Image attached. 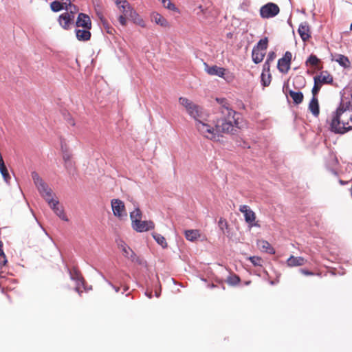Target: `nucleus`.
<instances>
[{
	"label": "nucleus",
	"mask_w": 352,
	"mask_h": 352,
	"mask_svg": "<svg viewBox=\"0 0 352 352\" xmlns=\"http://www.w3.org/2000/svg\"><path fill=\"white\" fill-rule=\"evenodd\" d=\"M91 29L83 28L82 30L77 29L76 30V35L77 38L79 41H89L91 38Z\"/></svg>",
	"instance_id": "obj_18"
},
{
	"label": "nucleus",
	"mask_w": 352,
	"mask_h": 352,
	"mask_svg": "<svg viewBox=\"0 0 352 352\" xmlns=\"http://www.w3.org/2000/svg\"><path fill=\"white\" fill-rule=\"evenodd\" d=\"M300 272L305 276H313L314 275V273L305 269H301L300 270Z\"/></svg>",
	"instance_id": "obj_46"
},
{
	"label": "nucleus",
	"mask_w": 352,
	"mask_h": 352,
	"mask_svg": "<svg viewBox=\"0 0 352 352\" xmlns=\"http://www.w3.org/2000/svg\"><path fill=\"white\" fill-rule=\"evenodd\" d=\"M163 6L168 10H176L175 6L171 3L170 0H162Z\"/></svg>",
	"instance_id": "obj_39"
},
{
	"label": "nucleus",
	"mask_w": 352,
	"mask_h": 352,
	"mask_svg": "<svg viewBox=\"0 0 352 352\" xmlns=\"http://www.w3.org/2000/svg\"><path fill=\"white\" fill-rule=\"evenodd\" d=\"M63 3H60L58 1H52L50 3V8L54 12H58L65 8V5H67V0H63Z\"/></svg>",
	"instance_id": "obj_29"
},
{
	"label": "nucleus",
	"mask_w": 352,
	"mask_h": 352,
	"mask_svg": "<svg viewBox=\"0 0 352 352\" xmlns=\"http://www.w3.org/2000/svg\"><path fill=\"white\" fill-rule=\"evenodd\" d=\"M69 275L72 280H74L77 282L75 289L76 292H79V286L80 285H83L84 283V278L82 274L77 269L74 268L72 270L69 271Z\"/></svg>",
	"instance_id": "obj_14"
},
{
	"label": "nucleus",
	"mask_w": 352,
	"mask_h": 352,
	"mask_svg": "<svg viewBox=\"0 0 352 352\" xmlns=\"http://www.w3.org/2000/svg\"><path fill=\"white\" fill-rule=\"evenodd\" d=\"M261 83L263 87H267L270 85L272 80V76L270 74L262 72L261 76Z\"/></svg>",
	"instance_id": "obj_33"
},
{
	"label": "nucleus",
	"mask_w": 352,
	"mask_h": 352,
	"mask_svg": "<svg viewBox=\"0 0 352 352\" xmlns=\"http://www.w3.org/2000/svg\"><path fill=\"white\" fill-rule=\"evenodd\" d=\"M320 59L314 54H311L305 62L307 66L310 65L313 67H317L320 63Z\"/></svg>",
	"instance_id": "obj_31"
},
{
	"label": "nucleus",
	"mask_w": 352,
	"mask_h": 352,
	"mask_svg": "<svg viewBox=\"0 0 352 352\" xmlns=\"http://www.w3.org/2000/svg\"><path fill=\"white\" fill-rule=\"evenodd\" d=\"M121 249L122 251V254L124 256L131 259V261H134L135 258V254L134 252L126 245L124 244L121 245Z\"/></svg>",
	"instance_id": "obj_25"
},
{
	"label": "nucleus",
	"mask_w": 352,
	"mask_h": 352,
	"mask_svg": "<svg viewBox=\"0 0 352 352\" xmlns=\"http://www.w3.org/2000/svg\"><path fill=\"white\" fill-rule=\"evenodd\" d=\"M335 60L338 62L341 66L344 68H348L351 66V63L349 58L344 55L338 54L336 56Z\"/></svg>",
	"instance_id": "obj_27"
},
{
	"label": "nucleus",
	"mask_w": 352,
	"mask_h": 352,
	"mask_svg": "<svg viewBox=\"0 0 352 352\" xmlns=\"http://www.w3.org/2000/svg\"><path fill=\"white\" fill-rule=\"evenodd\" d=\"M249 260L254 266H262L263 260L259 256H250Z\"/></svg>",
	"instance_id": "obj_38"
},
{
	"label": "nucleus",
	"mask_w": 352,
	"mask_h": 352,
	"mask_svg": "<svg viewBox=\"0 0 352 352\" xmlns=\"http://www.w3.org/2000/svg\"><path fill=\"white\" fill-rule=\"evenodd\" d=\"M330 130L339 134H344L352 129V109L339 107L332 113L329 121Z\"/></svg>",
	"instance_id": "obj_2"
},
{
	"label": "nucleus",
	"mask_w": 352,
	"mask_h": 352,
	"mask_svg": "<svg viewBox=\"0 0 352 352\" xmlns=\"http://www.w3.org/2000/svg\"><path fill=\"white\" fill-rule=\"evenodd\" d=\"M146 294L147 295V296L149 298H152V292H149V293H146Z\"/></svg>",
	"instance_id": "obj_50"
},
{
	"label": "nucleus",
	"mask_w": 352,
	"mask_h": 352,
	"mask_svg": "<svg viewBox=\"0 0 352 352\" xmlns=\"http://www.w3.org/2000/svg\"><path fill=\"white\" fill-rule=\"evenodd\" d=\"M264 56H265L264 52L260 51L256 48H253L252 52V57L253 61L256 64H258V63L262 62Z\"/></svg>",
	"instance_id": "obj_24"
},
{
	"label": "nucleus",
	"mask_w": 352,
	"mask_h": 352,
	"mask_svg": "<svg viewBox=\"0 0 352 352\" xmlns=\"http://www.w3.org/2000/svg\"><path fill=\"white\" fill-rule=\"evenodd\" d=\"M111 208L113 214L119 219H121L123 217L126 216L125 206L122 201L118 199H112Z\"/></svg>",
	"instance_id": "obj_8"
},
{
	"label": "nucleus",
	"mask_w": 352,
	"mask_h": 352,
	"mask_svg": "<svg viewBox=\"0 0 352 352\" xmlns=\"http://www.w3.org/2000/svg\"><path fill=\"white\" fill-rule=\"evenodd\" d=\"M63 158H64L65 160H69V157L64 156Z\"/></svg>",
	"instance_id": "obj_53"
},
{
	"label": "nucleus",
	"mask_w": 352,
	"mask_h": 352,
	"mask_svg": "<svg viewBox=\"0 0 352 352\" xmlns=\"http://www.w3.org/2000/svg\"><path fill=\"white\" fill-rule=\"evenodd\" d=\"M126 17H128V16H125L124 14H121L118 17V21L120 23V25H122V26H126V23H127Z\"/></svg>",
	"instance_id": "obj_42"
},
{
	"label": "nucleus",
	"mask_w": 352,
	"mask_h": 352,
	"mask_svg": "<svg viewBox=\"0 0 352 352\" xmlns=\"http://www.w3.org/2000/svg\"><path fill=\"white\" fill-rule=\"evenodd\" d=\"M32 177L34 183L41 195L47 202H52L53 199V192L48 185L43 180L39 175L34 171L32 173Z\"/></svg>",
	"instance_id": "obj_3"
},
{
	"label": "nucleus",
	"mask_w": 352,
	"mask_h": 352,
	"mask_svg": "<svg viewBox=\"0 0 352 352\" xmlns=\"http://www.w3.org/2000/svg\"><path fill=\"white\" fill-rule=\"evenodd\" d=\"M153 236L154 239L156 241V242L160 244L162 248H166L167 247V243L166 241L165 238L157 233H153Z\"/></svg>",
	"instance_id": "obj_32"
},
{
	"label": "nucleus",
	"mask_w": 352,
	"mask_h": 352,
	"mask_svg": "<svg viewBox=\"0 0 352 352\" xmlns=\"http://www.w3.org/2000/svg\"><path fill=\"white\" fill-rule=\"evenodd\" d=\"M128 17L136 25H138L142 28L146 27L144 21L135 10H131V12L129 13Z\"/></svg>",
	"instance_id": "obj_17"
},
{
	"label": "nucleus",
	"mask_w": 352,
	"mask_h": 352,
	"mask_svg": "<svg viewBox=\"0 0 352 352\" xmlns=\"http://www.w3.org/2000/svg\"><path fill=\"white\" fill-rule=\"evenodd\" d=\"M120 11L122 13V14L125 16H129V13L131 12V10L133 9L131 7L130 4L127 1H124L122 4L118 6Z\"/></svg>",
	"instance_id": "obj_30"
},
{
	"label": "nucleus",
	"mask_w": 352,
	"mask_h": 352,
	"mask_svg": "<svg viewBox=\"0 0 352 352\" xmlns=\"http://www.w3.org/2000/svg\"><path fill=\"white\" fill-rule=\"evenodd\" d=\"M267 46H268V39L267 37H265L263 39H261L258 41V43H257L256 46L254 47V48H256L258 50L263 52L267 48Z\"/></svg>",
	"instance_id": "obj_34"
},
{
	"label": "nucleus",
	"mask_w": 352,
	"mask_h": 352,
	"mask_svg": "<svg viewBox=\"0 0 352 352\" xmlns=\"http://www.w3.org/2000/svg\"><path fill=\"white\" fill-rule=\"evenodd\" d=\"M239 211L244 214L245 220L249 224L250 227L259 226V225L255 222L256 214L254 212L250 210L248 206H240Z\"/></svg>",
	"instance_id": "obj_7"
},
{
	"label": "nucleus",
	"mask_w": 352,
	"mask_h": 352,
	"mask_svg": "<svg viewBox=\"0 0 352 352\" xmlns=\"http://www.w3.org/2000/svg\"><path fill=\"white\" fill-rule=\"evenodd\" d=\"M298 32L303 41H308L311 37L309 27L307 23H301Z\"/></svg>",
	"instance_id": "obj_15"
},
{
	"label": "nucleus",
	"mask_w": 352,
	"mask_h": 352,
	"mask_svg": "<svg viewBox=\"0 0 352 352\" xmlns=\"http://www.w3.org/2000/svg\"><path fill=\"white\" fill-rule=\"evenodd\" d=\"M142 213L140 208H135L133 212L130 213V218L131 220V226H133V223H136L142 219Z\"/></svg>",
	"instance_id": "obj_26"
},
{
	"label": "nucleus",
	"mask_w": 352,
	"mask_h": 352,
	"mask_svg": "<svg viewBox=\"0 0 352 352\" xmlns=\"http://www.w3.org/2000/svg\"><path fill=\"white\" fill-rule=\"evenodd\" d=\"M279 11V8L276 4L268 3L261 8L260 14L263 18L268 19L277 15Z\"/></svg>",
	"instance_id": "obj_5"
},
{
	"label": "nucleus",
	"mask_w": 352,
	"mask_h": 352,
	"mask_svg": "<svg viewBox=\"0 0 352 352\" xmlns=\"http://www.w3.org/2000/svg\"><path fill=\"white\" fill-rule=\"evenodd\" d=\"M114 2L116 3V4L118 6V7L119 6H120L121 4H122L124 3V1H126V0H113Z\"/></svg>",
	"instance_id": "obj_47"
},
{
	"label": "nucleus",
	"mask_w": 352,
	"mask_h": 352,
	"mask_svg": "<svg viewBox=\"0 0 352 352\" xmlns=\"http://www.w3.org/2000/svg\"><path fill=\"white\" fill-rule=\"evenodd\" d=\"M133 229L138 232H146L153 230L155 224L152 221H139L136 223H133Z\"/></svg>",
	"instance_id": "obj_9"
},
{
	"label": "nucleus",
	"mask_w": 352,
	"mask_h": 352,
	"mask_svg": "<svg viewBox=\"0 0 352 352\" xmlns=\"http://www.w3.org/2000/svg\"><path fill=\"white\" fill-rule=\"evenodd\" d=\"M67 5H65V8L67 11H69L70 14L74 15V13H76L78 10V9L77 8V7L76 6L72 4V0H67Z\"/></svg>",
	"instance_id": "obj_36"
},
{
	"label": "nucleus",
	"mask_w": 352,
	"mask_h": 352,
	"mask_svg": "<svg viewBox=\"0 0 352 352\" xmlns=\"http://www.w3.org/2000/svg\"><path fill=\"white\" fill-rule=\"evenodd\" d=\"M270 63L265 61V63L263 64V72L270 74Z\"/></svg>",
	"instance_id": "obj_45"
},
{
	"label": "nucleus",
	"mask_w": 352,
	"mask_h": 352,
	"mask_svg": "<svg viewBox=\"0 0 352 352\" xmlns=\"http://www.w3.org/2000/svg\"><path fill=\"white\" fill-rule=\"evenodd\" d=\"M76 26L82 28H91V21L90 17L84 13H80L76 21Z\"/></svg>",
	"instance_id": "obj_12"
},
{
	"label": "nucleus",
	"mask_w": 352,
	"mask_h": 352,
	"mask_svg": "<svg viewBox=\"0 0 352 352\" xmlns=\"http://www.w3.org/2000/svg\"><path fill=\"white\" fill-rule=\"evenodd\" d=\"M289 95L292 98L293 102L295 104H299L302 103L304 99V96L302 92L300 91H294L292 90H290L289 91Z\"/></svg>",
	"instance_id": "obj_23"
},
{
	"label": "nucleus",
	"mask_w": 352,
	"mask_h": 352,
	"mask_svg": "<svg viewBox=\"0 0 352 352\" xmlns=\"http://www.w3.org/2000/svg\"><path fill=\"white\" fill-rule=\"evenodd\" d=\"M128 289H129V287H124V291H125V292H126V291H127Z\"/></svg>",
	"instance_id": "obj_54"
},
{
	"label": "nucleus",
	"mask_w": 352,
	"mask_h": 352,
	"mask_svg": "<svg viewBox=\"0 0 352 352\" xmlns=\"http://www.w3.org/2000/svg\"><path fill=\"white\" fill-rule=\"evenodd\" d=\"M350 30H352V23L351 24Z\"/></svg>",
	"instance_id": "obj_55"
},
{
	"label": "nucleus",
	"mask_w": 352,
	"mask_h": 352,
	"mask_svg": "<svg viewBox=\"0 0 352 352\" xmlns=\"http://www.w3.org/2000/svg\"><path fill=\"white\" fill-rule=\"evenodd\" d=\"M309 109L314 116L319 115L320 109L317 97L312 98L309 104Z\"/></svg>",
	"instance_id": "obj_20"
},
{
	"label": "nucleus",
	"mask_w": 352,
	"mask_h": 352,
	"mask_svg": "<svg viewBox=\"0 0 352 352\" xmlns=\"http://www.w3.org/2000/svg\"><path fill=\"white\" fill-rule=\"evenodd\" d=\"M99 18H100L101 22L102 23L104 27L107 30V32L111 34V32L109 30L110 27H109L107 20L104 18V16L102 14L99 15Z\"/></svg>",
	"instance_id": "obj_41"
},
{
	"label": "nucleus",
	"mask_w": 352,
	"mask_h": 352,
	"mask_svg": "<svg viewBox=\"0 0 352 352\" xmlns=\"http://www.w3.org/2000/svg\"><path fill=\"white\" fill-rule=\"evenodd\" d=\"M220 104L221 116L215 122L214 127L205 122L203 109L186 98L180 97L179 103L185 107L190 116L195 120V126L199 133L204 138L219 141L221 133H234L240 128L239 113L232 109L225 98H217Z\"/></svg>",
	"instance_id": "obj_1"
},
{
	"label": "nucleus",
	"mask_w": 352,
	"mask_h": 352,
	"mask_svg": "<svg viewBox=\"0 0 352 352\" xmlns=\"http://www.w3.org/2000/svg\"><path fill=\"white\" fill-rule=\"evenodd\" d=\"M113 288L116 292H118L120 291V287L113 286Z\"/></svg>",
	"instance_id": "obj_52"
},
{
	"label": "nucleus",
	"mask_w": 352,
	"mask_h": 352,
	"mask_svg": "<svg viewBox=\"0 0 352 352\" xmlns=\"http://www.w3.org/2000/svg\"><path fill=\"white\" fill-rule=\"evenodd\" d=\"M240 282V278L236 274H232L227 278V283L231 285H236Z\"/></svg>",
	"instance_id": "obj_35"
},
{
	"label": "nucleus",
	"mask_w": 352,
	"mask_h": 352,
	"mask_svg": "<svg viewBox=\"0 0 352 352\" xmlns=\"http://www.w3.org/2000/svg\"><path fill=\"white\" fill-rule=\"evenodd\" d=\"M8 261L3 251H0V266H4Z\"/></svg>",
	"instance_id": "obj_40"
},
{
	"label": "nucleus",
	"mask_w": 352,
	"mask_h": 352,
	"mask_svg": "<svg viewBox=\"0 0 352 352\" xmlns=\"http://www.w3.org/2000/svg\"><path fill=\"white\" fill-rule=\"evenodd\" d=\"M292 58V53L287 51L284 56L278 60L277 68L280 73H288L291 66Z\"/></svg>",
	"instance_id": "obj_6"
},
{
	"label": "nucleus",
	"mask_w": 352,
	"mask_h": 352,
	"mask_svg": "<svg viewBox=\"0 0 352 352\" xmlns=\"http://www.w3.org/2000/svg\"><path fill=\"white\" fill-rule=\"evenodd\" d=\"M204 65L206 72L210 76L221 77L228 83L232 82L235 79L234 73L226 68L220 67L217 65L209 66L206 63H204Z\"/></svg>",
	"instance_id": "obj_4"
},
{
	"label": "nucleus",
	"mask_w": 352,
	"mask_h": 352,
	"mask_svg": "<svg viewBox=\"0 0 352 352\" xmlns=\"http://www.w3.org/2000/svg\"><path fill=\"white\" fill-rule=\"evenodd\" d=\"M307 259L302 256H294L291 255L287 260V265L289 267H300L307 263Z\"/></svg>",
	"instance_id": "obj_11"
},
{
	"label": "nucleus",
	"mask_w": 352,
	"mask_h": 352,
	"mask_svg": "<svg viewBox=\"0 0 352 352\" xmlns=\"http://www.w3.org/2000/svg\"><path fill=\"white\" fill-rule=\"evenodd\" d=\"M47 203L58 217L64 221H68V219L64 212L63 208L61 205H60L58 200L54 199L53 198L52 199V202Z\"/></svg>",
	"instance_id": "obj_10"
},
{
	"label": "nucleus",
	"mask_w": 352,
	"mask_h": 352,
	"mask_svg": "<svg viewBox=\"0 0 352 352\" xmlns=\"http://www.w3.org/2000/svg\"><path fill=\"white\" fill-rule=\"evenodd\" d=\"M0 172L2 175V177L4 179V181L6 183H9L11 177L10 176V174L8 173V170L7 169V167H6L5 163H4L3 159L1 153H0Z\"/></svg>",
	"instance_id": "obj_19"
},
{
	"label": "nucleus",
	"mask_w": 352,
	"mask_h": 352,
	"mask_svg": "<svg viewBox=\"0 0 352 352\" xmlns=\"http://www.w3.org/2000/svg\"><path fill=\"white\" fill-rule=\"evenodd\" d=\"M339 183H340L341 185H345V184H346L348 182H346V181H343V180H341V179H340V180L339 181Z\"/></svg>",
	"instance_id": "obj_48"
},
{
	"label": "nucleus",
	"mask_w": 352,
	"mask_h": 352,
	"mask_svg": "<svg viewBox=\"0 0 352 352\" xmlns=\"http://www.w3.org/2000/svg\"><path fill=\"white\" fill-rule=\"evenodd\" d=\"M0 251H3V243L1 241H0Z\"/></svg>",
	"instance_id": "obj_51"
},
{
	"label": "nucleus",
	"mask_w": 352,
	"mask_h": 352,
	"mask_svg": "<svg viewBox=\"0 0 352 352\" xmlns=\"http://www.w3.org/2000/svg\"><path fill=\"white\" fill-rule=\"evenodd\" d=\"M198 10L199 11L197 12V16H204L206 14L207 9L204 8L202 6H199L198 7Z\"/></svg>",
	"instance_id": "obj_44"
},
{
	"label": "nucleus",
	"mask_w": 352,
	"mask_h": 352,
	"mask_svg": "<svg viewBox=\"0 0 352 352\" xmlns=\"http://www.w3.org/2000/svg\"><path fill=\"white\" fill-rule=\"evenodd\" d=\"M223 222L225 223V225H226V226H227V223H226V221L225 220H223L222 219H221L219 220V224H221V223H223Z\"/></svg>",
	"instance_id": "obj_49"
},
{
	"label": "nucleus",
	"mask_w": 352,
	"mask_h": 352,
	"mask_svg": "<svg viewBox=\"0 0 352 352\" xmlns=\"http://www.w3.org/2000/svg\"><path fill=\"white\" fill-rule=\"evenodd\" d=\"M185 237L190 241H195L200 237V232L198 230H188L184 232Z\"/></svg>",
	"instance_id": "obj_22"
},
{
	"label": "nucleus",
	"mask_w": 352,
	"mask_h": 352,
	"mask_svg": "<svg viewBox=\"0 0 352 352\" xmlns=\"http://www.w3.org/2000/svg\"><path fill=\"white\" fill-rule=\"evenodd\" d=\"M152 19L155 23L162 27H166L168 25L166 19L158 13L153 14L152 15Z\"/></svg>",
	"instance_id": "obj_28"
},
{
	"label": "nucleus",
	"mask_w": 352,
	"mask_h": 352,
	"mask_svg": "<svg viewBox=\"0 0 352 352\" xmlns=\"http://www.w3.org/2000/svg\"><path fill=\"white\" fill-rule=\"evenodd\" d=\"M321 84H330L333 82L332 76L327 71H323L314 77Z\"/></svg>",
	"instance_id": "obj_16"
},
{
	"label": "nucleus",
	"mask_w": 352,
	"mask_h": 352,
	"mask_svg": "<svg viewBox=\"0 0 352 352\" xmlns=\"http://www.w3.org/2000/svg\"><path fill=\"white\" fill-rule=\"evenodd\" d=\"M275 58H276V54H275V52H270V53L268 54V55H267V59H266V60H265V61L271 63L272 62H273V61H274V60L275 59Z\"/></svg>",
	"instance_id": "obj_43"
},
{
	"label": "nucleus",
	"mask_w": 352,
	"mask_h": 352,
	"mask_svg": "<svg viewBox=\"0 0 352 352\" xmlns=\"http://www.w3.org/2000/svg\"><path fill=\"white\" fill-rule=\"evenodd\" d=\"M258 245L262 251L267 252L271 254H275V250H274V248L267 241H265V240L260 241L258 243Z\"/></svg>",
	"instance_id": "obj_21"
},
{
	"label": "nucleus",
	"mask_w": 352,
	"mask_h": 352,
	"mask_svg": "<svg viewBox=\"0 0 352 352\" xmlns=\"http://www.w3.org/2000/svg\"><path fill=\"white\" fill-rule=\"evenodd\" d=\"M74 16L72 14H70L68 12H65L60 15L58 21L60 26L65 29L68 30L69 28V26L72 23V22L74 21Z\"/></svg>",
	"instance_id": "obj_13"
},
{
	"label": "nucleus",
	"mask_w": 352,
	"mask_h": 352,
	"mask_svg": "<svg viewBox=\"0 0 352 352\" xmlns=\"http://www.w3.org/2000/svg\"><path fill=\"white\" fill-rule=\"evenodd\" d=\"M314 87L312 88L311 92H312V94H313V97H316V95L318 94V93L320 90L322 84L320 83L314 78Z\"/></svg>",
	"instance_id": "obj_37"
}]
</instances>
